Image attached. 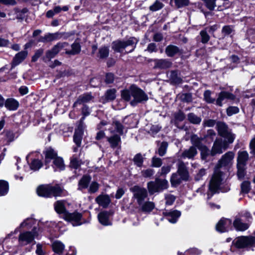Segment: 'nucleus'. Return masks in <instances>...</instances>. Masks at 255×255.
I'll use <instances>...</instances> for the list:
<instances>
[{
  "label": "nucleus",
  "mask_w": 255,
  "mask_h": 255,
  "mask_svg": "<svg viewBox=\"0 0 255 255\" xmlns=\"http://www.w3.org/2000/svg\"><path fill=\"white\" fill-rule=\"evenodd\" d=\"M44 155V164L45 166V169L50 167V163L54 171L57 170L59 171L64 170L65 165L63 158L58 156V153L51 146L46 147L42 152Z\"/></svg>",
  "instance_id": "1"
},
{
  "label": "nucleus",
  "mask_w": 255,
  "mask_h": 255,
  "mask_svg": "<svg viewBox=\"0 0 255 255\" xmlns=\"http://www.w3.org/2000/svg\"><path fill=\"white\" fill-rule=\"evenodd\" d=\"M189 173L184 162L179 161L177 164V171L172 173L170 182L173 188H177L182 181H187L189 180Z\"/></svg>",
  "instance_id": "2"
},
{
  "label": "nucleus",
  "mask_w": 255,
  "mask_h": 255,
  "mask_svg": "<svg viewBox=\"0 0 255 255\" xmlns=\"http://www.w3.org/2000/svg\"><path fill=\"white\" fill-rule=\"evenodd\" d=\"M138 42V40L135 37H129L127 40L117 39L113 41L111 44L112 49L114 51V53H122L124 50H125L128 46H131L132 48L129 51H126L125 54H128L132 52L136 47V45Z\"/></svg>",
  "instance_id": "3"
},
{
  "label": "nucleus",
  "mask_w": 255,
  "mask_h": 255,
  "mask_svg": "<svg viewBox=\"0 0 255 255\" xmlns=\"http://www.w3.org/2000/svg\"><path fill=\"white\" fill-rule=\"evenodd\" d=\"M212 92L209 90H206L203 93L204 100L208 104H214L219 107L223 106V101L225 100H231L234 101L236 99V95L234 94L225 91H222L218 94V97L216 100L211 97Z\"/></svg>",
  "instance_id": "4"
},
{
  "label": "nucleus",
  "mask_w": 255,
  "mask_h": 255,
  "mask_svg": "<svg viewBox=\"0 0 255 255\" xmlns=\"http://www.w3.org/2000/svg\"><path fill=\"white\" fill-rule=\"evenodd\" d=\"M253 235L254 236H241L236 238L232 242V247L236 249L255 247V231Z\"/></svg>",
  "instance_id": "5"
},
{
  "label": "nucleus",
  "mask_w": 255,
  "mask_h": 255,
  "mask_svg": "<svg viewBox=\"0 0 255 255\" xmlns=\"http://www.w3.org/2000/svg\"><path fill=\"white\" fill-rule=\"evenodd\" d=\"M169 187V183L166 179L156 177L154 181H149L147 184V188L150 195L155 193H159L167 189Z\"/></svg>",
  "instance_id": "6"
},
{
  "label": "nucleus",
  "mask_w": 255,
  "mask_h": 255,
  "mask_svg": "<svg viewBox=\"0 0 255 255\" xmlns=\"http://www.w3.org/2000/svg\"><path fill=\"white\" fill-rule=\"evenodd\" d=\"M130 89L132 92L133 100L130 102L132 106H135L138 103H141L148 100V98L146 94L135 84L130 86Z\"/></svg>",
  "instance_id": "7"
},
{
  "label": "nucleus",
  "mask_w": 255,
  "mask_h": 255,
  "mask_svg": "<svg viewBox=\"0 0 255 255\" xmlns=\"http://www.w3.org/2000/svg\"><path fill=\"white\" fill-rule=\"evenodd\" d=\"M36 228L34 227L32 231H25L20 233L18 237V242L22 245H27L33 242V244H35L34 239L35 236L37 235V232L36 231Z\"/></svg>",
  "instance_id": "8"
},
{
  "label": "nucleus",
  "mask_w": 255,
  "mask_h": 255,
  "mask_svg": "<svg viewBox=\"0 0 255 255\" xmlns=\"http://www.w3.org/2000/svg\"><path fill=\"white\" fill-rule=\"evenodd\" d=\"M82 217V214L75 210L73 213H70L69 211L66 212L63 219L67 222L72 223L73 226H78L86 223L85 220H84L83 222L81 221Z\"/></svg>",
  "instance_id": "9"
},
{
  "label": "nucleus",
  "mask_w": 255,
  "mask_h": 255,
  "mask_svg": "<svg viewBox=\"0 0 255 255\" xmlns=\"http://www.w3.org/2000/svg\"><path fill=\"white\" fill-rule=\"evenodd\" d=\"M216 230L220 233L228 232L229 231L233 230L232 220L222 217L217 223Z\"/></svg>",
  "instance_id": "10"
},
{
  "label": "nucleus",
  "mask_w": 255,
  "mask_h": 255,
  "mask_svg": "<svg viewBox=\"0 0 255 255\" xmlns=\"http://www.w3.org/2000/svg\"><path fill=\"white\" fill-rule=\"evenodd\" d=\"M65 43L58 42L50 50H47L45 55L42 57L44 62L49 61L54 58L56 55L64 47Z\"/></svg>",
  "instance_id": "11"
},
{
  "label": "nucleus",
  "mask_w": 255,
  "mask_h": 255,
  "mask_svg": "<svg viewBox=\"0 0 255 255\" xmlns=\"http://www.w3.org/2000/svg\"><path fill=\"white\" fill-rule=\"evenodd\" d=\"M130 190L133 193V196L137 199L138 204H141L145 198L147 197V191L144 188H141L138 185H134L130 188Z\"/></svg>",
  "instance_id": "12"
},
{
  "label": "nucleus",
  "mask_w": 255,
  "mask_h": 255,
  "mask_svg": "<svg viewBox=\"0 0 255 255\" xmlns=\"http://www.w3.org/2000/svg\"><path fill=\"white\" fill-rule=\"evenodd\" d=\"M114 213L113 210L109 211H103L100 212L98 215L99 222L103 226H107L112 225V222L110 221V217L112 216Z\"/></svg>",
  "instance_id": "13"
},
{
  "label": "nucleus",
  "mask_w": 255,
  "mask_h": 255,
  "mask_svg": "<svg viewBox=\"0 0 255 255\" xmlns=\"http://www.w3.org/2000/svg\"><path fill=\"white\" fill-rule=\"evenodd\" d=\"M221 181L222 179L219 176H215L211 179L209 185V190L211 192V194L210 197L209 194H208V198H210L217 192L218 190L220 188Z\"/></svg>",
  "instance_id": "14"
},
{
  "label": "nucleus",
  "mask_w": 255,
  "mask_h": 255,
  "mask_svg": "<svg viewBox=\"0 0 255 255\" xmlns=\"http://www.w3.org/2000/svg\"><path fill=\"white\" fill-rule=\"evenodd\" d=\"M154 62V69H167L171 67L172 62L169 59H154L151 60Z\"/></svg>",
  "instance_id": "15"
},
{
  "label": "nucleus",
  "mask_w": 255,
  "mask_h": 255,
  "mask_svg": "<svg viewBox=\"0 0 255 255\" xmlns=\"http://www.w3.org/2000/svg\"><path fill=\"white\" fill-rule=\"evenodd\" d=\"M166 55L169 57H173L175 55L181 56L183 54V49L180 48L176 45L169 44L167 45L165 49Z\"/></svg>",
  "instance_id": "16"
},
{
  "label": "nucleus",
  "mask_w": 255,
  "mask_h": 255,
  "mask_svg": "<svg viewBox=\"0 0 255 255\" xmlns=\"http://www.w3.org/2000/svg\"><path fill=\"white\" fill-rule=\"evenodd\" d=\"M27 54L28 52L26 50H23L16 53L11 62L10 70L21 63L26 58Z\"/></svg>",
  "instance_id": "17"
},
{
  "label": "nucleus",
  "mask_w": 255,
  "mask_h": 255,
  "mask_svg": "<svg viewBox=\"0 0 255 255\" xmlns=\"http://www.w3.org/2000/svg\"><path fill=\"white\" fill-rule=\"evenodd\" d=\"M49 185V198L52 197H61L64 189L62 188L60 185L56 184L55 185Z\"/></svg>",
  "instance_id": "18"
},
{
  "label": "nucleus",
  "mask_w": 255,
  "mask_h": 255,
  "mask_svg": "<svg viewBox=\"0 0 255 255\" xmlns=\"http://www.w3.org/2000/svg\"><path fill=\"white\" fill-rule=\"evenodd\" d=\"M163 216L167 217V220L171 223H176L178 218L181 216V213L180 211L175 210L170 211L163 212Z\"/></svg>",
  "instance_id": "19"
},
{
  "label": "nucleus",
  "mask_w": 255,
  "mask_h": 255,
  "mask_svg": "<svg viewBox=\"0 0 255 255\" xmlns=\"http://www.w3.org/2000/svg\"><path fill=\"white\" fill-rule=\"evenodd\" d=\"M28 11V9L27 7H24L22 9H20L18 7H15L13 8L15 18L19 22H22L24 20H26Z\"/></svg>",
  "instance_id": "20"
},
{
  "label": "nucleus",
  "mask_w": 255,
  "mask_h": 255,
  "mask_svg": "<svg viewBox=\"0 0 255 255\" xmlns=\"http://www.w3.org/2000/svg\"><path fill=\"white\" fill-rule=\"evenodd\" d=\"M61 37L60 34L59 32L54 33H48L44 36H40L37 40L38 42L47 43L50 42L55 40L59 39Z\"/></svg>",
  "instance_id": "21"
},
{
  "label": "nucleus",
  "mask_w": 255,
  "mask_h": 255,
  "mask_svg": "<svg viewBox=\"0 0 255 255\" xmlns=\"http://www.w3.org/2000/svg\"><path fill=\"white\" fill-rule=\"evenodd\" d=\"M116 93L117 90L115 88L108 89L101 97L102 103L105 104L114 101L116 98Z\"/></svg>",
  "instance_id": "22"
},
{
  "label": "nucleus",
  "mask_w": 255,
  "mask_h": 255,
  "mask_svg": "<svg viewBox=\"0 0 255 255\" xmlns=\"http://www.w3.org/2000/svg\"><path fill=\"white\" fill-rule=\"evenodd\" d=\"M91 179L92 177L90 175H83L78 181V190L82 191L84 189H87L89 186Z\"/></svg>",
  "instance_id": "23"
},
{
  "label": "nucleus",
  "mask_w": 255,
  "mask_h": 255,
  "mask_svg": "<svg viewBox=\"0 0 255 255\" xmlns=\"http://www.w3.org/2000/svg\"><path fill=\"white\" fill-rule=\"evenodd\" d=\"M95 201L99 206L104 208H107L111 202V200L108 194L99 195L96 198Z\"/></svg>",
  "instance_id": "24"
},
{
  "label": "nucleus",
  "mask_w": 255,
  "mask_h": 255,
  "mask_svg": "<svg viewBox=\"0 0 255 255\" xmlns=\"http://www.w3.org/2000/svg\"><path fill=\"white\" fill-rule=\"evenodd\" d=\"M4 106L9 111H15L18 108L19 103L16 99L9 98L4 100Z\"/></svg>",
  "instance_id": "25"
},
{
  "label": "nucleus",
  "mask_w": 255,
  "mask_h": 255,
  "mask_svg": "<svg viewBox=\"0 0 255 255\" xmlns=\"http://www.w3.org/2000/svg\"><path fill=\"white\" fill-rule=\"evenodd\" d=\"M93 98V97L91 93H85L78 97L77 100L73 104V107H76L78 104L81 105L88 103L92 100Z\"/></svg>",
  "instance_id": "26"
},
{
  "label": "nucleus",
  "mask_w": 255,
  "mask_h": 255,
  "mask_svg": "<svg viewBox=\"0 0 255 255\" xmlns=\"http://www.w3.org/2000/svg\"><path fill=\"white\" fill-rule=\"evenodd\" d=\"M216 129L218 134L221 137H226L228 134V125L224 122H217L216 123Z\"/></svg>",
  "instance_id": "27"
},
{
  "label": "nucleus",
  "mask_w": 255,
  "mask_h": 255,
  "mask_svg": "<svg viewBox=\"0 0 255 255\" xmlns=\"http://www.w3.org/2000/svg\"><path fill=\"white\" fill-rule=\"evenodd\" d=\"M121 135L115 134L110 137H106L107 140L109 142L111 148L114 149L121 146Z\"/></svg>",
  "instance_id": "28"
},
{
  "label": "nucleus",
  "mask_w": 255,
  "mask_h": 255,
  "mask_svg": "<svg viewBox=\"0 0 255 255\" xmlns=\"http://www.w3.org/2000/svg\"><path fill=\"white\" fill-rule=\"evenodd\" d=\"M232 226L237 231H245L250 227L249 224L246 223H243L240 218H236L232 223Z\"/></svg>",
  "instance_id": "29"
},
{
  "label": "nucleus",
  "mask_w": 255,
  "mask_h": 255,
  "mask_svg": "<svg viewBox=\"0 0 255 255\" xmlns=\"http://www.w3.org/2000/svg\"><path fill=\"white\" fill-rule=\"evenodd\" d=\"M36 193L38 196L49 198V185L42 184L38 186L36 189Z\"/></svg>",
  "instance_id": "30"
},
{
  "label": "nucleus",
  "mask_w": 255,
  "mask_h": 255,
  "mask_svg": "<svg viewBox=\"0 0 255 255\" xmlns=\"http://www.w3.org/2000/svg\"><path fill=\"white\" fill-rule=\"evenodd\" d=\"M26 159L29 165L30 169L34 171L39 170L43 166V165H44V162H43L39 159H32L30 163L28 161V156H26Z\"/></svg>",
  "instance_id": "31"
},
{
  "label": "nucleus",
  "mask_w": 255,
  "mask_h": 255,
  "mask_svg": "<svg viewBox=\"0 0 255 255\" xmlns=\"http://www.w3.org/2000/svg\"><path fill=\"white\" fill-rule=\"evenodd\" d=\"M248 160L249 154L247 151H240L238 152L237 164H239L241 165H246Z\"/></svg>",
  "instance_id": "32"
},
{
  "label": "nucleus",
  "mask_w": 255,
  "mask_h": 255,
  "mask_svg": "<svg viewBox=\"0 0 255 255\" xmlns=\"http://www.w3.org/2000/svg\"><path fill=\"white\" fill-rule=\"evenodd\" d=\"M52 249L54 253L62 255L65 249V245L59 241H56L52 244Z\"/></svg>",
  "instance_id": "33"
},
{
  "label": "nucleus",
  "mask_w": 255,
  "mask_h": 255,
  "mask_svg": "<svg viewBox=\"0 0 255 255\" xmlns=\"http://www.w3.org/2000/svg\"><path fill=\"white\" fill-rule=\"evenodd\" d=\"M84 130L75 129L73 135V141L78 147L81 145Z\"/></svg>",
  "instance_id": "34"
},
{
  "label": "nucleus",
  "mask_w": 255,
  "mask_h": 255,
  "mask_svg": "<svg viewBox=\"0 0 255 255\" xmlns=\"http://www.w3.org/2000/svg\"><path fill=\"white\" fill-rule=\"evenodd\" d=\"M203 140H204L203 137H199L197 134H193L191 136L190 141L192 144V146H194L196 148H197L198 149L202 147L203 145H204L202 143Z\"/></svg>",
  "instance_id": "35"
},
{
  "label": "nucleus",
  "mask_w": 255,
  "mask_h": 255,
  "mask_svg": "<svg viewBox=\"0 0 255 255\" xmlns=\"http://www.w3.org/2000/svg\"><path fill=\"white\" fill-rule=\"evenodd\" d=\"M203 140H204L203 137H199L197 134H193L191 136L190 141L192 144V146H194L196 148H197L198 149L202 147L203 145H204L202 143Z\"/></svg>",
  "instance_id": "36"
},
{
  "label": "nucleus",
  "mask_w": 255,
  "mask_h": 255,
  "mask_svg": "<svg viewBox=\"0 0 255 255\" xmlns=\"http://www.w3.org/2000/svg\"><path fill=\"white\" fill-rule=\"evenodd\" d=\"M223 153V149L220 142H219L218 138H217L215 140L211 150V155L214 156L217 154H221Z\"/></svg>",
  "instance_id": "37"
},
{
  "label": "nucleus",
  "mask_w": 255,
  "mask_h": 255,
  "mask_svg": "<svg viewBox=\"0 0 255 255\" xmlns=\"http://www.w3.org/2000/svg\"><path fill=\"white\" fill-rule=\"evenodd\" d=\"M197 150L194 146H191L189 149L185 150L182 153L183 158H193L197 154Z\"/></svg>",
  "instance_id": "38"
},
{
  "label": "nucleus",
  "mask_w": 255,
  "mask_h": 255,
  "mask_svg": "<svg viewBox=\"0 0 255 255\" xmlns=\"http://www.w3.org/2000/svg\"><path fill=\"white\" fill-rule=\"evenodd\" d=\"M54 209L58 214H63V217L65 216L66 213L68 211L67 210L63 202L60 200L54 203Z\"/></svg>",
  "instance_id": "39"
},
{
  "label": "nucleus",
  "mask_w": 255,
  "mask_h": 255,
  "mask_svg": "<svg viewBox=\"0 0 255 255\" xmlns=\"http://www.w3.org/2000/svg\"><path fill=\"white\" fill-rule=\"evenodd\" d=\"M109 55V48L108 46H104L99 49L98 52L97 54V57L100 59H105L108 57Z\"/></svg>",
  "instance_id": "40"
},
{
  "label": "nucleus",
  "mask_w": 255,
  "mask_h": 255,
  "mask_svg": "<svg viewBox=\"0 0 255 255\" xmlns=\"http://www.w3.org/2000/svg\"><path fill=\"white\" fill-rule=\"evenodd\" d=\"M170 80L173 84H179L182 82L181 78L178 76V71L177 70H172L170 72Z\"/></svg>",
  "instance_id": "41"
},
{
  "label": "nucleus",
  "mask_w": 255,
  "mask_h": 255,
  "mask_svg": "<svg viewBox=\"0 0 255 255\" xmlns=\"http://www.w3.org/2000/svg\"><path fill=\"white\" fill-rule=\"evenodd\" d=\"M234 154L233 152L229 151L224 154L221 159L219 161V162L221 165L224 166L227 165L229 162L233 159Z\"/></svg>",
  "instance_id": "42"
},
{
  "label": "nucleus",
  "mask_w": 255,
  "mask_h": 255,
  "mask_svg": "<svg viewBox=\"0 0 255 255\" xmlns=\"http://www.w3.org/2000/svg\"><path fill=\"white\" fill-rule=\"evenodd\" d=\"M172 167V164L168 165L167 166H163L156 173V176L159 178L160 177H162L165 178L166 175L170 172Z\"/></svg>",
  "instance_id": "43"
},
{
  "label": "nucleus",
  "mask_w": 255,
  "mask_h": 255,
  "mask_svg": "<svg viewBox=\"0 0 255 255\" xmlns=\"http://www.w3.org/2000/svg\"><path fill=\"white\" fill-rule=\"evenodd\" d=\"M112 125L114 127L115 130L119 135H122L124 134V126L119 121L113 120Z\"/></svg>",
  "instance_id": "44"
},
{
  "label": "nucleus",
  "mask_w": 255,
  "mask_h": 255,
  "mask_svg": "<svg viewBox=\"0 0 255 255\" xmlns=\"http://www.w3.org/2000/svg\"><path fill=\"white\" fill-rule=\"evenodd\" d=\"M8 190V182L4 180H0V196H4L6 195Z\"/></svg>",
  "instance_id": "45"
},
{
  "label": "nucleus",
  "mask_w": 255,
  "mask_h": 255,
  "mask_svg": "<svg viewBox=\"0 0 255 255\" xmlns=\"http://www.w3.org/2000/svg\"><path fill=\"white\" fill-rule=\"evenodd\" d=\"M240 186L241 194H248L251 190V182L249 180H245L242 182Z\"/></svg>",
  "instance_id": "46"
},
{
  "label": "nucleus",
  "mask_w": 255,
  "mask_h": 255,
  "mask_svg": "<svg viewBox=\"0 0 255 255\" xmlns=\"http://www.w3.org/2000/svg\"><path fill=\"white\" fill-rule=\"evenodd\" d=\"M177 97L184 103H190L192 101V95L190 93H179Z\"/></svg>",
  "instance_id": "47"
},
{
  "label": "nucleus",
  "mask_w": 255,
  "mask_h": 255,
  "mask_svg": "<svg viewBox=\"0 0 255 255\" xmlns=\"http://www.w3.org/2000/svg\"><path fill=\"white\" fill-rule=\"evenodd\" d=\"M187 119L188 121L192 124L199 125L201 122V118L196 116L193 113H189L187 115Z\"/></svg>",
  "instance_id": "48"
},
{
  "label": "nucleus",
  "mask_w": 255,
  "mask_h": 255,
  "mask_svg": "<svg viewBox=\"0 0 255 255\" xmlns=\"http://www.w3.org/2000/svg\"><path fill=\"white\" fill-rule=\"evenodd\" d=\"M144 158L141 153L136 154L132 159L134 164L137 167H141L143 166Z\"/></svg>",
  "instance_id": "49"
},
{
  "label": "nucleus",
  "mask_w": 255,
  "mask_h": 255,
  "mask_svg": "<svg viewBox=\"0 0 255 255\" xmlns=\"http://www.w3.org/2000/svg\"><path fill=\"white\" fill-rule=\"evenodd\" d=\"M121 96L123 100L126 102H129L131 100V97L132 96V92L130 89V87L128 89H125L121 90Z\"/></svg>",
  "instance_id": "50"
},
{
  "label": "nucleus",
  "mask_w": 255,
  "mask_h": 255,
  "mask_svg": "<svg viewBox=\"0 0 255 255\" xmlns=\"http://www.w3.org/2000/svg\"><path fill=\"white\" fill-rule=\"evenodd\" d=\"M199 150L200 151V155L202 160H206L207 157L210 155H211V150H210L208 147L205 145H203Z\"/></svg>",
  "instance_id": "51"
},
{
  "label": "nucleus",
  "mask_w": 255,
  "mask_h": 255,
  "mask_svg": "<svg viewBox=\"0 0 255 255\" xmlns=\"http://www.w3.org/2000/svg\"><path fill=\"white\" fill-rule=\"evenodd\" d=\"M73 74H74L73 70L71 68H69L67 69L57 71L56 77L57 78H61L65 77H69Z\"/></svg>",
  "instance_id": "52"
},
{
  "label": "nucleus",
  "mask_w": 255,
  "mask_h": 255,
  "mask_svg": "<svg viewBox=\"0 0 255 255\" xmlns=\"http://www.w3.org/2000/svg\"><path fill=\"white\" fill-rule=\"evenodd\" d=\"M246 165H241L237 164V175L239 180H242L244 178L246 175V168L245 167Z\"/></svg>",
  "instance_id": "53"
},
{
  "label": "nucleus",
  "mask_w": 255,
  "mask_h": 255,
  "mask_svg": "<svg viewBox=\"0 0 255 255\" xmlns=\"http://www.w3.org/2000/svg\"><path fill=\"white\" fill-rule=\"evenodd\" d=\"M164 6V4L158 0H156L151 5L149 9L152 12L158 11L162 9Z\"/></svg>",
  "instance_id": "54"
},
{
  "label": "nucleus",
  "mask_w": 255,
  "mask_h": 255,
  "mask_svg": "<svg viewBox=\"0 0 255 255\" xmlns=\"http://www.w3.org/2000/svg\"><path fill=\"white\" fill-rule=\"evenodd\" d=\"M155 207V204L152 202H145L141 207V210L144 212H150Z\"/></svg>",
  "instance_id": "55"
},
{
  "label": "nucleus",
  "mask_w": 255,
  "mask_h": 255,
  "mask_svg": "<svg viewBox=\"0 0 255 255\" xmlns=\"http://www.w3.org/2000/svg\"><path fill=\"white\" fill-rule=\"evenodd\" d=\"M216 135V132L212 129H208L207 131V133L204 135L203 138L205 141H207L209 140V142H211L213 141L214 137Z\"/></svg>",
  "instance_id": "56"
},
{
  "label": "nucleus",
  "mask_w": 255,
  "mask_h": 255,
  "mask_svg": "<svg viewBox=\"0 0 255 255\" xmlns=\"http://www.w3.org/2000/svg\"><path fill=\"white\" fill-rule=\"evenodd\" d=\"M201 42L203 44H206L210 39V37L206 29H204L200 31Z\"/></svg>",
  "instance_id": "57"
},
{
  "label": "nucleus",
  "mask_w": 255,
  "mask_h": 255,
  "mask_svg": "<svg viewBox=\"0 0 255 255\" xmlns=\"http://www.w3.org/2000/svg\"><path fill=\"white\" fill-rule=\"evenodd\" d=\"M5 137L7 143H9L14 140L15 133L11 130H4Z\"/></svg>",
  "instance_id": "58"
},
{
  "label": "nucleus",
  "mask_w": 255,
  "mask_h": 255,
  "mask_svg": "<svg viewBox=\"0 0 255 255\" xmlns=\"http://www.w3.org/2000/svg\"><path fill=\"white\" fill-rule=\"evenodd\" d=\"M174 118L175 121L181 122L185 119L186 116L182 110H179L177 112L174 113Z\"/></svg>",
  "instance_id": "59"
},
{
  "label": "nucleus",
  "mask_w": 255,
  "mask_h": 255,
  "mask_svg": "<svg viewBox=\"0 0 255 255\" xmlns=\"http://www.w3.org/2000/svg\"><path fill=\"white\" fill-rule=\"evenodd\" d=\"M151 166L152 167L158 168L161 167L162 164V159L159 157H156V156L152 157L151 158Z\"/></svg>",
  "instance_id": "60"
},
{
  "label": "nucleus",
  "mask_w": 255,
  "mask_h": 255,
  "mask_svg": "<svg viewBox=\"0 0 255 255\" xmlns=\"http://www.w3.org/2000/svg\"><path fill=\"white\" fill-rule=\"evenodd\" d=\"M168 146V143L166 141H162L158 149V153L160 156L165 155Z\"/></svg>",
  "instance_id": "61"
},
{
  "label": "nucleus",
  "mask_w": 255,
  "mask_h": 255,
  "mask_svg": "<svg viewBox=\"0 0 255 255\" xmlns=\"http://www.w3.org/2000/svg\"><path fill=\"white\" fill-rule=\"evenodd\" d=\"M240 112V109L236 106H229L226 109L227 115L229 117H231L234 114H237Z\"/></svg>",
  "instance_id": "62"
},
{
  "label": "nucleus",
  "mask_w": 255,
  "mask_h": 255,
  "mask_svg": "<svg viewBox=\"0 0 255 255\" xmlns=\"http://www.w3.org/2000/svg\"><path fill=\"white\" fill-rule=\"evenodd\" d=\"M234 31L233 26L230 25H224L222 29V33L224 36H228Z\"/></svg>",
  "instance_id": "63"
},
{
  "label": "nucleus",
  "mask_w": 255,
  "mask_h": 255,
  "mask_svg": "<svg viewBox=\"0 0 255 255\" xmlns=\"http://www.w3.org/2000/svg\"><path fill=\"white\" fill-rule=\"evenodd\" d=\"M115 79V76L112 72H108L105 75V82L106 84H113Z\"/></svg>",
  "instance_id": "64"
}]
</instances>
